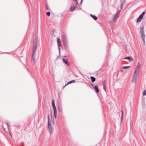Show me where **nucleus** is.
<instances>
[{"instance_id": "f257e3e1", "label": "nucleus", "mask_w": 146, "mask_h": 146, "mask_svg": "<svg viewBox=\"0 0 146 146\" xmlns=\"http://www.w3.org/2000/svg\"><path fill=\"white\" fill-rule=\"evenodd\" d=\"M139 74V73L134 72L132 79V81L133 83L136 82Z\"/></svg>"}, {"instance_id": "dca6fc26", "label": "nucleus", "mask_w": 146, "mask_h": 146, "mask_svg": "<svg viewBox=\"0 0 146 146\" xmlns=\"http://www.w3.org/2000/svg\"><path fill=\"white\" fill-rule=\"evenodd\" d=\"M90 15L94 20H96L97 19V17L95 15L92 14H90Z\"/></svg>"}, {"instance_id": "72a5a7b5", "label": "nucleus", "mask_w": 146, "mask_h": 146, "mask_svg": "<svg viewBox=\"0 0 146 146\" xmlns=\"http://www.w3.org/2000/svg\"><path fill=\"white\" fill-rule=\"evenodd\" d=\"M76 3L77 4H78V1H76Z\"/></svg>"}, {"instance_id": "423d86ee", "label": "nucleus", "mask_w": 146, "mask_h": 146, "mask_svg": "<svg viewBox=\"0 0 146 146\" xmlns=\"http://www.w3.org/2000/svg\"><path fill=\"white\" fill-rule=\"evenodd\" d=\"M57 43H58V49L59 51L60 52V48H59V47L61 46V44L59 38H57Z\"/></svg>"}, {"instance_id": "a211bd4d", "label": "nucleus", "mask_w": 146, "mask_h": 146, "mask_svg": "<svg viewBox=\"0 0 146 146\" xmlns=\"http://www.w3.org/2000/svg\"><path fill=\"white\" fill-rule=\"evenodd\" d=\"M75 8V7L74 5H72L70 8V11H72Z\"/></svg>"}, {"instance_id": "0eeeda50", "label": "nucleus", "mask_w": 146, "mask_h": 146, "mask_svg": "<svg viewBox=\"0 0 146 146\" xmlns=\"http://www.w3.org/2000/svg\"><path fill=\"white\" fill-rule=\"evenodd\" d=\"M63 42L64 46L65 48V49L66 50L68 49V43L67 42V41H64Z\"/></svg>"}, {"instance_id": "393cba45", "label": "nucleus", "mask_w": 146, "mask_h": 146, "mask_svg": "<svg viewBox=\"0 0 146 146\" xmlns=\"http://www.w3.org/2000/svg\"><path fill=\"white\" fill-rule=\"evenodd\" d=\"M125 3V0H121V3L124 4Z\"/></svg>"}, {"instance_id": "2f4dec72", "label": "nucleus", "mask_w": 146, "mask_h": 146, "mask_svg": "<svg viewBox=\"0 0 146 146\" xmlns=\"http://www.w3.org/2000/svg\"><path fill=\"white\" fill-rule=\"evenodd\" d=\"M54 117L55 118H56V114H54Z\"/></svg>"}, {"instance_id": "c85d7f7f", "label": "nucleus", "mask_w": 146, "mask_h": 146, "mask_svg": "<svg viewBox=\"0 0 146 146\" xmlns=\"http://www.w3.org/2000/svg\"><path fill=\"white\" fill-rule=\"evenodd\" d=\"M123 4H122V3H121L120 7V8L121 9H122L123 6Z\"/></svg>"}, {"instance_id": "39448f33", "label": "nucleus", "mask_w": 146, "mask_h": 146, "mask_svg": "<svg viewBox=\"0 0 146 146\" xmlns=\"http://www.w3.org/2000/svg\"><path fill=\"white\" fill-rule=\"evenodd\" d=\"M141 66V63L138 62L137 63L135 69L134 71L135 72H137L139 73L140 70V67Z\"/></svg>"}, {"instance_id": "bb28decb", "label": "nucleus", "mask_w": 146, "mask_h": 146, "mask_svg": "<svg viewBox=\"0 0 146 146\" xmlns=\"http://www.w3.org/2000/svg\"><path fill=\"white\" fill-rule=\"evenodd\" d=\"M120 12H121V10H119L118 11V12H117V13H116V15H118V16H119V13Z\"/></svg>"}, {"instance_id": "cd10ccee", "label": "nucleus", "mask_w": 146, "mask_h": 146, "mask_svg": "<svg viewBox=\"0 0 146 146\" xmlns=\"http://www.w3.org/2000/svg\"><path fill=\"white\" fill-rule=\"evenodd\" d=\"M50 12H47L46 13V15L48 16H49L50 15Z\"/></svg>"}, {"instance_id": "20e7f679", "label": "nucleus", "mask_w": 146, "mask_h": 146, "mask_svg": "<svg viewBox=\"0 0 146 146\" xmlns=\"http://www.w3.org/2000/svg\"><path fill=\"white\" fill-rule=\"evenodd\" d=\"M145 12H143L139 16V17L138 18L137 22V23L140 22L141 20L143 19V16L145 15Z\"/></svg>"}, {"instance_id": "6ab92c4d", "label": "nucleus", "mask_w": 146, "mask_h": 146, "mask_svg": "<svg viewBox=\"0 0 146 146\" xmlns=\"http://www.w3.org/2000/svg\"><path fill=\"white\" fill-rule=\"evenodd\" d=\"M90 78L91 79V81L92 82H94L96 81V78L95 77L93 76H91Z\"/></svg>"}, {"instance_id": "4468645a", "label": "nucleus", "mask_w": 146, "mask_h": 146, "mask_svg": "<svg viewBox=\"0 0 146 146\" xmlns=\"http://www.w3.org/2000/svg\"><path fill=\"white\" fill-rule=\"evenodd\" d=\"M62 60L68 66H69V64L68 62V60L67 59L62 58Z\"/></svg>"}, {"instance_id": "c756f323", "label": "nucleus", "mask_w": 146, "mask_h": 146, "mask_svg": "<svg viewBox=\"0 0 146 146\" xmlns=\"http://www.w3.org/2000/svg\"><path fill=\"white\" fill-rule=\"evenodd\" d=\"M6 125H7V127H8V129L9 130V124L8 123H6Z\"/></svg>"}, {"instance_id": "f704fd0d", "label": "nucleus", "mask_w": 146, "mask_h": 146, "mask_svg": "<svg viewBox=\"0 0 146 146\" xmlns=\"http://www.w3.org/2000/svg\"><path fill=\"white\" fill-rule=\"evenodd\" d=\"M120 71H121V72H123V71L122 70H120Z\"/></svg>"}, {"instance_id": "c9c22d12", "label": "nucleus", "mask_w": 146, "mask_h": 146, "mask_svg": "<svg viewBox=\"0 0 146 146\" xmlns=\"http://www.w3.org/2000/svg\"><path fill=\"white\" fill-rule=\"evenodd\" d=\"M83 0H81L80 2V3H81L82 1Z\"/></svg>"}, {"instance_id": "b1692460", "label": "nucleus", "mask_w": 146, "mask_h": 146, "mask_svg": "<svg viewBox=\"0 0 146 146\" xmlns=\"http://www.w3.org/2000/svg\"><path fill=\"white\" fill-rule=\"evenodd\" d=\"M103 86H106L105 81V80L103 81L102 82Z\"/></svg>"}, {"instance_id": "1a4fd4ad", "label": "nucleus", "mask_w": 146, "mask_h": 146, "mask_svg": "<svg viewBox=\"0 0 146 146\" xmlns=\"http://www.w3.org/2000/svg\"><path fill=\"white\" fill-rule=\"evenodd\" d=\"M118 17H119V16L115 14V15L114 16V17H113V18L112 19L114 23H115V21H116Z\"/></svg>"}, {"instance_id": "6e6552de", "label": "nucleus", "mask_w": 146, "mask_h": 146, "mask_svg": "<svg viewBox=\"0 0 146 146\" xmlns=\"http://www.w3.org/2000/svg\"><path fill=\"white\" fill-rule=\"evenodd\" d=\"M124 59H127L129 62H131L133 60L132 57L131 56H128L125 58Z\"/></svg>"}, {"instance_id": "7ed1b4c3", "label": "nucleus", "mask_w": 146, "mask_h": 146, "mask_svg": "<svg viewBox=\"0 0 146 146\" xmlns=\"http://www.w3.org/2000/svg\"><path fill=\"white\" fill-rule=\"evenodd\" d=\"M144 31L143 27H141L140 28V34L141 35V38L142 39L144 43L145 42V36L144 35Z\"/></svg>"}, {"instance_id": "f8f14e48", "label": "nucleus", "mask_w": 146, "mask_h": 146, "mask_svg": "<svg viewBox=\"0 0 146 146\" xmlns=\"http://www.w3.org/2000/svg\"><path fill=\"white\" fill-rule=\"evenodd\" d=\"M35 54H32V60H31V63H33V64H34L35 63V57H34V55Z\"/></svg>"}, {"instance_id": "4c0bfd02", "label": "nucleus", "mask_w": 146, "mask_h": 146, "mask_svg": "<svg viewBox=\"0 0 146 146\" xmlns=\"http://www.w3.org/2000/svg\"><path fill=\"white\" fill-rule=\"evenodd\" d=\"M22 144H23V143H22Z\"/></svg>"}, {"instance_id": "2eb2a0df", "label": "nucleus", "mask_w": 146, "mask_h": 146, "mask_svg": "<svg viewBox=\"0 0 146 146\" xmlns=\"http://www.w3.org/2000/svg\"><path fill=\"white\" fill-rule=\"evenodd\" d=\"M75 82V80H72L70 81L67 84H66L65 85V86L64 87H65L68 84H70L73 83V82Z\"/></svg>"}, {"instance_id": "f03ea898", "label": "nucleus", "mask_w": 146, "mask_h": 146, "mask_svg": "<svg viewBox=\"0 0 146 146\" xmlns=\"http://www.w3.org/2000/svg\"><path fill=\"white\" fill-rule=\"evenodd\" d=\"M48 130L49 131L50 134L51 133V132L53 130V128L52 127L51 124L49 123V115L48 116Z\"/></svg>"}, {"instance_id": "ddd939ff", "label": "nucleus", "mask_w": 146, "mask_h": 146, "mask_svg": "<svg viewBox=\"0 0 146 146\" xmlns=\"http://www.w3.org/2000/svg\"><path fill=\"white\" fill-rule=\"evenodd\" d=\"M36 46H33V51L32 54H35L36 50Z\"/></svg>"}, {"instance_id": "7c9ffc66", "label": "nucleus", "mask_w": 146, "mask_h": 146, "mask_svg": "<svg viewBox=\"0 0 146 146\" xmlns=\"http://www.w3.org/2000/svg\"><path fill=\"white\" fill-rule=\"evenodd\" d=\"M103 89H104V90L106 92V86H103Z\"/></svg>"}, {"instance_id": "473e14b6", "label": "nucleus", "mask_w": 146, "mask_h": 146, "mask_svg": "<svg viewBox=\"0 0 146 146\" xmlns=\"http://www.w3.org/2000/svg\"><path fill=\"white\" fill-rule=\"evenodd\" d=\"M46 9L48 10V6L46 5Z\"/></svg>"}, {"instance_id": "412c9836", "label": "nucleus", "mask_w": 146, "mask_h": 146, "mask_svg": "<svg viewBox=\"0 0 146 146\" xmlns=\"http://www.w3.org/2000/svg\"><path fill=\"white\" fill-rule=\"evenodd\" d=\"M121 122H122L123 117V110H122L121 111Z\"/></svg>"}, {"instance_id": "aec40b11", "label": "nucleus", "mask_w": 146, "mask_h": 146, "mask_svg": "<svg viewBox=\"0 0 146 146\" xmlns=\"http://www.w3.org/2000/svg\"><path fill=\"white\" fill-rule=\"evenodd\" d=\"M52 106L53 108H56V107L55 106L54 102L53 100H52Z\"/></svg>"}, {"instance_id": "a878e982", "label": "nucleus", "mask_w": 146, "mask_h": 146, "mask_svg": "<svg viewBox=\"0 0 146 146\" xmlns=\"http://www.w3.org/2000/svg\"><path fill=\"white\" fill-rule=\"evenodd\" d=\"M146 95V90H144L143 92V95L145 96Z\"/></svg>"}, {"instance_id": "9b49d317", "label": "nucleus", "mask_w": 146, "mask_h": 146, "mask_svg": "<svg viewBox=\"0 0 146 146\" xmlns=\"http://www.w3.org/2000/svg\"><path fill=\"white\" fill-rule=\"evenodd\" d=\"M33 44V46H36L37 45V39L36 38L34 39Z\"/></svg>"}, {"instance_id": "4be33fe9", "label": "nucleus", "mask_w": 146, "mask_h": 146, "mask_svg": "<svg viewBox=\"0 0 146 146\" xmlns=\"http://www.w3.org/2000/svg\"><path fill=\"white\" fill-rule=\"evenodd\" d=\"M129 67V66H123L122 67V69H126Z\"/></svg>"}, {"instance_id": "9d476101", "label": "nucleus", "mask_w": 146, "mask_h": 146, "mask_svg": "<svg viewBox=\"0 0 146 146\" xmlns=\"http://www.w3.org/2000/svg\"><path fill=\"white\" fill-rule=\"evenodd\" d=\"M63 42L66 41V35L65 34H62L61 36Z\"/></svg>"}, {"instance_id": "e433bc0d", "label": "nucleus", "mask_w": 146, "mask_h": 146, "mask_svg": "<svg viewBox=\"0 0 146 146\" xmlns=\"http://www.w3.org/2000/svg\"><path fill=\"white\" fill-rule=\"evenodd\" d=\"M74 1H75L76 2V1H77L76 0H74Z\"/></svg>"}, {"instance_id": "5701e85b", "label": "nucleus", "mask_w": 146, "mask_h": 146, "mask_svg": "<svg viewBox=\"0 0 146 146\" xmlns=\"http://www.w3.org/2000/svg\"><path fill=\"white\" fill-rule=\"evenodd\" d=\"M53 110H54V114H56L57 112H56V108H53Z\"/></svg>"}, {"instance_id": "f3484780", "label": "nucleus", "mask_w": 146, "mask_h": 146, "mask_svg": "<svg viewBox=\"0 0 146 146\" xmlns=\"http://www.w3.org/2000/svg\"><path fill=\"white\" fill-rule=\"evenodd\" d=\"M94 89L96 92L98 93L99 92V89L97 86H95Z\"/></svg>"}]
</instances>
